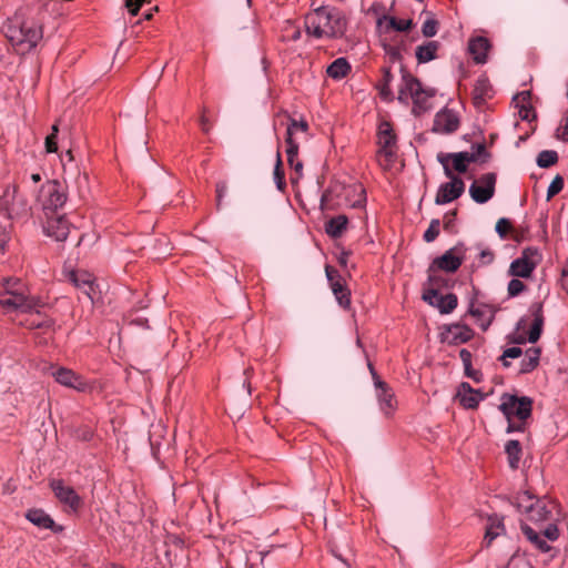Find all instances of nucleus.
I'll use <instances>...</instances> for the list:
<instances>
[{
	"label": "nucleus",
	"mask_w": 568,
	"mask_h": 568,
	"mask_svg": "<svg viewBox=\"0 0 568 568\" xmlns=\"http://www.w3.org/2000/svg\"><path fill=\"white\" fill-rule=\"evenodd\" d=\"M4 292L0 294V305L7 311L31 313L43 307L40 296L32 294L29 287L19 278H4Z\"/></svg>",
	"instance_id": "obj_1"
},
{
	"label": "nucleus",
	"mask_w": 568,
	"mask_h": 568,
	"mask_svg": "<svg viewBox=\"0 0 568 568\" xmlns=\"http://www.w3.org/2000/svg\"><path fill=\"white\" fill-rule=\"evenodd\" d=\"M346 24L345 17L336 9L318 8L305 18L308 36H343Z\"/></svg>",
	"instance_id": "obj_2"
},
{
	"label": "nucleus",
	"mask_w": 568,
	"mask_h": 568,
	"mask_svg": "<svg viewBox=\"0 0 568 568\" xmlns=\"http://www.w3.org/2000/svg\"><path fill=\"white\" fill-rule=\"evenodd\" d=\"M435 95V90L424 89L420 82L410 74L402 75V83L398 90V101L407 104L413 102V113L419 115L432 108L430 100Z\"/></svg>",
	"instance_id": "obj_3"
},
{
	"label": "nucleus",
	"mask_w": 568,
	"mask_h": 568,
	"mask_svg": "<svg viewBox=\"0 0 568 568\" xmlns=\"http://www.w3.org/2000/svg\"><path fill=\"white\" fill-rule=\"evenodd\" d=\"M531 321L523 317L518 321L516 329L511 335V341L516 344H525L526 342L536 343L544 327L542 305L534 303L529 308Z\"/></svg>",
	"instance_id": "obj_4"
},
{
	"label": "nucleus",
	"mask_w": 568,
	"mask_h": 568,
	"mask_svg": "<svg viewBox=\"0 0 568 568\" xmlns=\"http://www.w3.org/2000/svg\"><path fill=\"white\" fill-rule=\"evenodd\" d=\"M500 412L508 420V432L523 430L521 426L515 427L513 419L526 420L531 415L532 400L528 396L518 397L513 394H504L500 397Z\"/></svg>",
	"instance_id": "obj_5"
},
{
	"label": "nucleus",
	"mask_w": 568,
	"mask_h": 568,
	"mask_svg": "<svg viewBox=\"0 0 568 568\" xmlns=\"http://www.w3.org/2000/svg\"><path fill=\"white\" fill-rule=\"evenodd\" d=\"M67 199L68 195L65 187L55 180H47L43 182L36 196L37 203L45 214L49 212H55L58 209L62 207L65 204Z\"/></svg>",
	"instance_id": "obj_6"
},
{
	"label": "nucleus",
	"mask_w": 568,
	"mask_h": 568,
	"mask_svg": "<svg viewBox=\"0 0 568 568\" xmlns=\"http://www.w3.org/2000/svg\"><path fill=\"white\" fill-rule=\"evenodd\" d=\"M0 207L8 219L27 216L30 211L28 201L18 192L17 185H7L0 196Z\"/></svg>",
	"instance_id": "obj_7"
},
{
	"label": "nucleus",
	"mask_w": 568,
	"mask_h": 568,
	"mask_svg": "<svg viewBox=\"0 0 568 568\" xmlns=\"http://www.w3.org/2000/svg\"><path fill=\"white\" fill-rule=\"evenodd\" d=\"M378 163L382 168L388 169L394 163L396 156V135L388 122H382L378 126Z\"/></svg>",
	"instance_id": "obj_8"
},
{
	"label": "nucleus",
	"mask_w": 568,
	"mask_h": 568,
	"mask_svg": "<svg viewBox=\"0 0 568 568\" xmlns=\"http://www.w3.org/2000/svg\"><path fill=\"white\" fill-rule=\"evenodd\" d=\"M541 253L537 247H526L521 255L510 263L508 273L514 277L528 278L541 262Z\"/></svg>",
	"instance_id": "obj_9"
},
{
	"label": "nucleus",
	"mask_w": 568,
	"mask_h": 568,
	"mask_svg": "<svg viewBox=\"0 0 568 568\" xmlns=\"http://www.w3.org/2000/svg\"><path fill=\"white\" fill-rule=\"evenodd\" d=\"M437 161L443 165L446 178H453L456 176L454 171L465 173L469 163L476 161V155L474 152L467 151L456 153L440 152L437 154Z\"/></svg>",
	"instance_id": "obj_10"
},
{
	"label": "nucleus",
	"mask_w": 568,
	"mask_h": 568,
	"mask_svg": "<svg viewBox=\"0 0 568 568\" xmlns=\"http://www.w3.org/2000/svg\"><path fill=\"white\" fill-rule=\"evenodd\" d=\"M497 176L495 173H485L469 186V195L478 204L487 203L495 194Z\"/></svg>",
	"instance_id": "obj_11"
},
{
	"label": "nucleus",
	"mask_w": 568,
	"mask_h": 568,
	"mask_svg": "<svg viewBox=\"0 0 568 568\" xmlns=\"http://www.w3.org/2000/svg\"><path fill=\"white\" fill-rule=\"evenodd\" d=\"M55 498L64 506L68 511L77 513L82 506V499L78 493L62 479H52L50 481Z\"/></svg>",
	"instance_id": "obj_12"
},
{
	"label": "nucleus",
	"mask_w": 568,
	"mask_h": 568,
	"mask_svg": "<svg viewBox=\"0 0 568 568\" xmlns=\"http://www.w3.org/2000/svg\"><path fill=\"white\" fill-rule=\"evenodd\" d=\"M450 181L439 185L435 203L444 205L460 197L465 191V183L459 176L448 178Z\"/></svg>",
	"instance_id": "obj_13"
},
{
	"label": "nucleus",
	"mask_w": 568,
	"mask_h": 568,
	"mask_svg": "<svg viewBox=\"0 0 568 568\" xmlns=\"http://www.w3.org/2000/svg\"><path fill=\"white\" fill-rule=\"evenodd\" d=\"M464 261V247L457 245L446 251L442 256L434 260L433 265L438 270L453 273L456 272Z\"/></svg>",
	"instance_id": "obj_14"
},
{
	"label": "nucleus",
	"mask_w": 568,
	"mask_h": 568,
	"mask_svg": "<svg viewBox=\"0 0 568 568\" xmlns=\"http://www.w3.org/2000/svg\"><path fill=\"white\" fill-rule=\"evenodd\" d=\"M423 300L429 305L439 310L442 314L452 313L458 304L457 296L455 294L443 295L436 290H429L424 293Z\"/></svg>",
	"instance_id": "obj_15"
},
{
	"label": "nucleus",
	"mask_w": 568,
	"mask_h": 568,
	"mask_svg": "<svg viewBox=\"0 0 568 568\" xmlns=\"http://www.w3.org/2000/svg\"><path fill=\"white\" fill-rule=\"evenodd\" d=\"M53 377L60 385L78 392H87L91 388V385L82 376L65 367H60L53 372Z\"/></svg>",
	"instance_id": "obj_16"
},
{
	"label": "nucleus",
	"mask_w": 568,
	"mask_h": 568,
	"mask_svg": "<svg viewBox=\"0 0 568 568\" xmlns=\"http://www.w3.org/2000/svg\"><path fill=\"white\" fill-rule=\"evenodd\" d=\"M459 126L458 114L450 109H443L436 113L433 131L442 134H449L455 132Z\"/></svg>",
	"instance_id": "obj_17"
},
{
	"label": "nucleus",
	"mask_w": 568,
	"mask_h": 568,
	"mask_svg": "<svg viewBox=\"0 0 568 568\" xmlns=\"http://www.w3.org/2000/svg\"><path fill=\"white\" fill-rule=\"evenodd\" d=\"M44 233L58 242L65 241L70 232V223L63 215L48 217L44 224Z\"/></svg>",
	"instance_id": "obj_18"
},
{
	"label": "nucleus",
	"mask_w": 568,
	"mask_h": 568,
	"mask_svg": "<svg viewBox=\"0 0 568 568\" xmlns=\"http://www.w3.org/2000/svg\"><path fill=\"white\" fill-rule=\"evenodd\" d=\"M369 371L373 374V377L375 378V386L377 389V398L379 402L381 409L384 412L385 415H389L395 409V400H394V394L388 389L387 385L379 381L376 376V373L371 364H368Z\"/></svg>",
	"instance_id": "obj_19"
},
{
	"label": "nucleus",
	"mask_w": 568,
	"mask_h": 568,
	"mask_svg": "<svg viewBox=\"0 0 568 568\" xmlns=\"http://www.w3.org/2000/svg\"><path fill=\"white\" fill-rule=\"evenodd\" d=\"M410 19H397L392 16H383L377 19L376 27L379 33L405 32L412 28Z\"/></svg>",
	"instance_id": "obj_20"
},
{
	"label": "nucleus",
	"mask_w": 568,
	"mask_h": 568,
	"mask_svg": "<svg viewBox=\"0 0 568 568\" xmlns=\"http://www.w3.org/2000/svg\"><path fill=\"white\" fill-rule=\"evenodd\" d=\"M490 48L489 38H470L467 51L475 63L484 64L487 62Z\"/></svg>",
	"instance_id": "obj_21"
},
{
	"label": "nucleus",
	"mask_w": 568,
	"mask_h": 568,
	"mask_svg": "<svg viewBox=\"0 0 568 568\" xmlns=\"http://www.w3.org/2000/svg\"><path fill=\"white\" fill-rule=\"evenodd\" d=\"M473 337V331L466 325L454 324L447 327L444 341L449 344H463Z\"/></svg>",
	"instance_id": "obj_22"
},
{
	"label": "nucleus",
	"mask_w": 568,
	"mask_h": 568,
	"mask_svg": "<svg viewBox=\"0 0 568 568\" xmlns=\"http://www.w3.org/2000/svg\"><path fill=\"white\" fill-rule=\"evenodd\" d=\"M29 314L30 317L26 321V326L29 329H41L45 333L54 329V321L47 315H42L40 308L33 310Z\"/></svg>",
	"instance_id": "obj_23"
},
{
	"label": "nucleus",
	"mask_w": 568,
	"mask_h": 568,
	"mask_svg": "<svg viewBox=\"0 0 568 568\" xmlns=\"http://www.w3.org/2000/svg\"><path fill=\"white\" fill-rule=\"evenodd\" d=\"M458 397L460 404L465 408H475L478 406L479 402L483 400V395L470 387L468 383H462L458 389Z\"/></svg>",
	"instance_id": "obj_24"
},
{
	"label": "nucleus",
	"mask_w": 568,
	"mask_h": 568,
	"mask_svg": "<svg viewBox=\"0 0 568 568\" xmlns=\"http://www.w3.org/2000/svg\"><path fill=\"white\" fill-rule=\"evenodd\" d=\"M26 518L38 528L57 530L54 520L43 509H29L26 514ZM58 530H61V528Z\"/></svg>",
	"instance_id": "obj_25"
},
{
	"label": "nucleus",
	"mask_w": 568,
	"mask_h": 568,
	"mask_svg": "<svg viewBox=\"0 0 568 568\" xmlns=\"http://www.w3.org/2000/svg\"><path fill=\"white\" fill-rule=\"evenodd\" d=\"M541 351L539 347H529L526 349L520 361L519 373L527 374L532 372L539 364Z\"/></svg>",
	"instance_id": "obj_26"
},
{
	"label": "nucleus",
	"mask_w": 568,
	"mask_h": 568,
	"mask_svg": "<svg viewBox=\"0 0 568 568\" xmlns=\"http://www.w3.org/2000/svg\"><path fill=\"white\" fill-rule=\"evenodd\" d=\"M439 43L437 41H427L415 50V55L419 63H427L437 57Z\"/></svg>",
	"instance_id": "obj_27"
},
{
	"label": "nucleus",
	"mask_w": 568,
	"mask_h": 568,
	"mask_svg": "<svg viewBox=\"0 0 568 568\" xmlns=\"http://www.w3.org/2000/svg\"><path fill=\"white\" fill-rule=\"evenodd\" d=\"M394 77L390 72L389 68H383L382 78L378 80L376 84V89L379 92V95L385 101H392L394 99V93L390 88V83Z\"/></svg>",
	"instance_id": "obj_28"
},
{
	"label": "nucleus",
	"mask_w": 568,
	"mask_h": 568,
	"mask_svg": "<svg viewBox=\"0 0 568 568\" xmlns=\"http://www.w3.org/2000/svg\"><path fill=\"white\" fill-rule=\"evenodd\" d=\"M38 38H8L9 49L17 54L23 55L38 45Z\"/></svg>",
	"instance_id": "obj_29"
},
{
	"label": "nucleus",
	"mask_w": 568,
	"mask_h": 568,
	"mask_svg": "<svg viewBox=\"0 0 568 568\" xmlns=\"http://www.w3.org/2000/svg\"><path fill=\"white\" fill-rule=\"evenodd\" d=\"M520 528H521L524 536L531 544H534L538 550H540L541 552L550 551L551 547L549 546V544L529 525L523 524Z\"/></svg>",
	"instance_id": "obj_30"
},
{
	"label": "nucleus",
	"mask_w": 568,
	"mask_h": 568,
	"mask_svg": "<svg viewBox=\"0 0 568 568\" xmlns=\"http://www.w3.org/2000/svg\"><path fill=\"white\" fill-rule=\"evenodd\" d=\"M347 224L348 220L345 215H337L326 222L325 231L329 236L337 239L344 233Z\"/></svg>",
	"instance_id": "obj_31"
},
{
	"label": "nucleus",
	"mask_w": 568,
	"mask_h": 568,
	"mask_svg": "<svg viewBox=\"0 0 568 568\" xmlns=\"http://www.w3.org/2000/svg\"><path fill=\"white\" fill-rule=\"evenodd\" d=\"M528 519L535 523L548 520L551 510L548 509L544 500L537 499L534 506L526 511Z\"/></svg>",
	"instance_id": "obj_32"
},
{
	"label": "nucleus",
	"mask_w": 568,
	"mask_h": 568,
	"mask_svg": "<svg viewBox=\"0 0 568 568\" xmlns=\"http://www.w3.org/2000/svg\"><path fill=\"white\" fill-rule=\"evenodd\" d=\"M351 67L345 58H337L327 67V74L332 79H343L349 71Z\"/></svg>",
	"instance_id": "obj_33"
},
{
	"label": "nucleus",
	"mask_w": 568,
	"mask_h": 568,
	"mask_svg": "<svg viewBox=\"0 0 568 568\" xmlns=\"http://www.w3.org/2000/svg\"><path fill=\"white\" fill-rule=\"evenodd\" d=\"M469 313L478 320V324L483 329H487L493 320V313L486 305H479L475 307L470 306Z\"/></svg>",
	"instance_id": "obj_34"
},
{
	"label": "nucleus",
	"mask_w": 568,
	"mask_h": 568,
	"mask_svg": "<svg viewBox=\"0 0 568 568\" xmlns=\"http://www.w3.org/2000/svg\"><path fill=\"white\" fill-rule=\"evenodd\" d=\"M491 94L493 88L488 78L486 75L478 77L474 88V99L484 101L490 98Z\"/></svg>",
	"instance_id": "obj_35"
},
{
	"label": "nucleus",
	"mask_w": 568,
	"mask_h": 568,
	"mask_svg": "<svg viewBox=\"0 0 568 568\" xmlns=\"http://www.w3.org/2000/svg\"><path fill=\"white\" fill-rule=\"evenodd\" d=\"M505 452L508 456L509 466L513 469H516L518 467V463L520 460V444L518 440L511 439L508 440L505 445Z\"/></svg>",
	"instance_id": "obj_36"
},
{
	"label": "nucleus",
	"mask_w": 568,
	"mask_h": 568,
	"mask_svg": "<svg viewBox=\"0 0 568 568\" xmlns=\"http://www.w3.org/2000/svg\"><path fill=\"white\" fill-rule=\"evenodd\" d=\"M78 196L82 200L87 199L90 194L89 175L77 171L73 180Z\"/></svg>",
	"instance_id": "obj_37"
},
{
	"label": "nucleus",
	"mask_w": 568,
	"mask_h": 568,
	"mask_svg": "<svg viewBox=\"0 0 568 568\" xmlns=\"http://www.w3.org/2000/svg\"><path fill=\"white\" fill-rule=\"evenodd\" d=\"M333 294L338 302V304L347 308L351 305L349 291L343 286L339 280H336L335 283L331 285Z\"/></svg>",
	"instance_id": "obj_38"
},
{
	"label": "nucleus",
	"mask_w": 568,
	"mask_h": 568,
	"mask_svg": "<svg viewBox=\"0 0 568 568\" xmlns=\"http://www.w3.org/2000/svg\"><path fill=\"white\" fill-rule=\"evenodd\" d=\"M536 500L537 499L535 498V496L531 493H529L528 490H525V491L517 494V496L515 497L514 504L519 511L526 514V511L529 508H531V506H534Z\"/></svg>",
	"instance_id": "obj_39"
},
{
	"label": "nucleus",
	"mask_w": 568,
	"mask_h": 568,
	"mask_svg": "<svg viewBox=\"0 0 568 568\" xmlns=\"http://www.w3.org/2000/svg\"><path fill=\"white\" fill-rule=\"evenodd\" d=\"M489 521L490 524L486 528V534L484 538L487 546L490 545L491 541L504 531V525L499 519L490 518Z\"/></svg>",
	"instance_id": "obj_40"
},
{
	"label": "nucleus",
	"mask_w": 568,
	"mask_h": 568,
	"mask_svg": "<svg viewBox=\"0 0 568 568\" xmlns=\"http://www.w3.org/2000/svg\"><path fill=\"white\" fill-rule=\"evenodd\" d=\"M439 30V21L432 12H425V20L422 26L423 36H435Z\"/></svg>",
	"instance_id": "obj_41"
},
{
	"label": "nucleus",
	"mask_w": 568,
	"mask_h": 568,
	"mask_svg": "<svg viewBox=\"0 0 568 568\" xmlns=\"http://www.w3.org/2000/svg\"><path fill=\"white\" fill-rule=\"evenodd\" d=\"M558 161V154L552 150H544L539 152L537 156V165L539 168H549L556 164Z\"/></svg>",
	"instance_id": "obj_42"
},
{
	"label": "nucleus",
	"mask_w": 568,
	"mask_h": 568,
	"mask_svg": "<svg viewBox=\"0 0 568 568\" xmlns=\"http://www.w3.org/2000/svg\"><path fill=\"white\" fill-rule=\"evenodd\" d=\"M69 278L73 283V285L79 290L83 288L85 285L94 281L93 276L90 273L80 271L71 272Z\"/></svg>",
	"instance_id": "obj_43"
},
{
	"label": "nucleus",
	"mask_w": 568,
	"mask_h": 568,
	"mask_svg": "<svg viewBox=\"0 0 568 568\" xmlns=\"http://www.w3.org/2000/svg\"><path fill=\"white\" fill-rule=\"evenodd\" d=\"M286 154L290 165H294V159L297 158L298 144L293 140L292 129L286 130Z\"/></svg>",
	"instance_id": "obj_44"
},
{
	"label": "nucleus",
	"mask_w": 568,
	"mask_h": 568,
	"mask_svg": "<svg viewBox=\"0 0 568 568\" xmlns=\"http://www.w3.org/2000/svg\"><path fill=\"white\" fill-rule=\"evenodd\" d=\"M395 39L396 38H384L382 41V45L384 47L385 52L390 57V59L399 60L402 59V50L397 44L392 43L393 40Z\"/></svg>",
	"instance_id": "obj_45"
},
{
	"label": "nucleus",
	"mask_w": 568,
	"mask_h": 568,
	"mask_svg": "<svg viewBox=\"0 0 568 568\" xmlns=\"http://www.w3.org/2000/svg\"><path fill=\"white\" fill-rule=\"evenodd\" d=\"M459 357L465 366V372H466V375L475 381H479V377L477 376V372H471L470 371V366H471V353L466 349V348H463L460 349L459 352Z\"/></svg>",
	"instance_id": "obj_46"
},
{
	"label": "nucleus",
	"mask_w": 568,
	"mask_h": 568,
	"mask_svg": "<svg viewBox=\"0 0 568 568\" xmlns=\"http://www.w3.org/2000/svg\"><path fill=\"white\" fill-rule=\"evenodd\" d=\"M351 191L356 195V199L349 203L352 207H362L366 203L365 189L361 184L352 186Z\"/></svg>",
	"instance_id": "obj_47"
},
{
	"label": "nucleus",
	"mask_w": 568,
	"mask_h": 568,
	"mask_svg": "<svg viewBox=\"0 0 568 568\" xmlns=\"http://www.w3.org/2000/svg\"><path fill=\"white\" fill-rule=\"evenodd\" d=\"M440 222L437 219L430 221L428 229L425 231L423 239L425 242L430 243L436 240L439 234Z\"/></svg>",
	"instance_id": "obj_48"
},
{
	"label": "nucleus",
	"mask_w": 568,
	"mask_h": 568,
	"mask_svg": "<svg viewBox=\"0 0 568 568\" xmlns=\"http://www.w3.org/2000/svg\"><path fill=\"white\" fill-rule=\"evenodd\" d=\"M281 165H282L281 158H280V154L277 153V162H276V165L274 168V181H275L276 187L280 191H284V189H285V180H284V172H283Z\"/></svg>",
	"instance_id": "obj_49"
},
{
	"label": "nucleus",
	"mask_w": 568,
	"mask_h": 568,
	"mask_svg": "<svg viewBox=\"0 0 568 568\" xmlns=\"http://www.w3.org/2000/svg\"><path fill=\"white\" fill-rule=\"evenodd\" d=\"M526 290V285L518 278H513L508 283V295L510 297L518 296L520 293H523Z\"/></svg>",
	"instance_id": "obj_50"
},
{
	"label": "nucleus",
	"mask_w": 568,
	"mask_h": 568,
	"mask_svg": "<svg viewBox=\"0 0 568 568\" xmlns=\"http://www.w3.org/2000/svg\"><path fill=\"white\" fill-rule=\"evenodd\" d=\"M564 187V180L560 175H557L548 186L547 196L548 199L558 194Z\"/></svg>",
	"instance_id": "obj_51"
},
{
	"label": "nucleus",
	"mask_w": 568,
	"mask_h": 568,
	"mask_svg": "<svg viewBox=\"0 0 568 568\" xmlns=\"http://www.w3.org/2000/svg\"><path fill=\"white\" fill-rule=\"evenodd\" d=\"M57 133H58V125H52V133L47 136L45 139V149L48 153L55 152L58 150L57 144Z\"/></svg>",
	"instance_id": "obj_52"
},
{
	"label": "nucleus",
	"mask_w": 568,
	"mask_h": 568,
	"mask_svg": "<svg viewBox=\"0 0 568 568\" xmlns=\"http://www.w3.org/2000/svg\"><path fill=\"white\" fill-rule=\"evenodd\" d=\"M21 32L23 33V36H37V34H43L44 32V28L43 26L39 24V26H29L27 22L22 23L21 26Z\"/></svg>",
	"instance_id": "obj_53"
},
{
	"label": "nucleus",
	"mask_w": 568,
	"mask_h": 568,
	"mask_svg": "<svg viewBox=\"0 0 568 568\" xmlns=\"http://www.w3.org/2000/svg\"><path fill=\"white\" fill-rule=\"evenodd\" d=\"M557 138L564 142H568V112L564 115L557 129Z\"/></svg>",
	"instance_id": "obj_54"
},
{
	"label": "nucleus",
	"mask_w": 568,
	"mask_h": 568,
	"mask_svg": "<svg viewBox=\"0 0 568 568\" xmlns=\"http://www.w3.org/2000/svg\"><path fill=\"white\" fill-rule=\"evenodd\" d=\"M510 222L508 219L506 217H501L498 220L497 224H496V232L498 233V235L501 237V239H505L509 229H510Z\"/></svg>",
	"instance_id": "obj_55"
},
{
	"label": "nucleus",
	"mask_w": 568,
	"mask_h": 568,
	"mask_svg": "<svg viewBox=\"0 0 568 568\" xmlns=\"http://www.w3.org/2000/svg\"><path fill=\"white\" fill-rule=\"evenodd\" d=\"M80 291L90 300L92 304L98 298L97 285L94 281L85 285L83 288H80Z\"/></svg>",
	"instance_id": "obj_56"
},
{
	"label": "nucleus",
	"mask_w": 568,
	"mask_h": 568,
	"mask_svg": "<svg viewBox=\"0 0 568 568\" xmlns=\"http://www.w3.org/2000/svg\"><path fill=\"white\" fill-rule=\"evenodd\" d=\"M542 536L550 541H556L559 538V529L556 524H549L542 531Z\"/></svg>",
	"instance_id": "obj_57"
},
{
	"label": "nucleus",
	"mask_w": 568,
	"mask_h": 568,
	"mask_svg": "<svg viewBox=\"0 0 568 568\" xmlns=\"http://www.w3.org/2000/svg\"><path fill=\"white\" fill-rule=\"evenodd\" d=\"M517 108H518V114L521 120L529 121L535 118V113H534L531 105L519 104V106H517Z\"/></svg>",
	"instance_id": "obj_58"
},
{
	"label": "nucleus",
	"mask_w": 568,
	"mask_h": 568,
	"mask_svg": "<svg viewBox=\"0 0 568 568\" xmlns=\"http://www.w3.org/2000/svg\"><path fill=\"white\" fill-rule=\"evenodd\" d=\"M149 2V0H125V7L128 8L130 14L132 17L136 16L140 7L144 3Z\"/></svg>",
	"instance_id": "obj_59"
},
{
	"label": "nucleus",
	"mask_w": 568,
	"mask_h": 568,
	"mask_svg": "<svg viewBox=\"0 0 568 568\" xmlns=\"http://www.w3.org/2000/svg\"><path fill=\"white\" fill-rule=\"evenodd\" d=\"M61 161H62V164H63V170H64V174H65V181H68V179L71 178V174L69 172V164H72V162H73L72 152L70 150H68L61 156Z\"/></svg>",
	"instance_id": "obj_60"
},
{
	"label": "nucleus",
	"mask_w": 568,
	"mask_h": 568,
	"mask_svg": "<svg viewBox=\"0 0 568 568\" xmlns=\"http://www.w3.org/2000/svg\"><path fill=\"white\" fill-rule=\"evenodd\" d=\"M10 240V232L8 226L0 224V251H4L7 243Z\"/></svg>",
	"instance_id": "obj_61"
},
{
	"label": "nucleus",
	"mask_w": 568,
	"mask_h": 568,
	"mask_svg": "<svg viewBox=\"0 0 568 568\" xmlns=\"http://www.w3.org/2000/svg\"><path fill=\"white\" fill-rule=\"evenodd\" d=\"M530 91H523V92H519L518 94H516L514 97V102L516 104V106H519V104H527V105H530Z\"/></svg>",
	"instance_id": "obj_62"
},
{
	"label": "nucleus",
	"mask_w": 568,
	"mask_h": 568,
	"mask_svg": "<svg viewBox=\"0 0 568 568\" xmlns=\"http://www.w3.org/2000/svg\"><path fill=\"white\" fill-rule=\"evenodd\" d=\"M227 192V185L225 182L221 181L216 184V201H217V207L221 206L222 200L225 196Z\"/></svg>",
	"instance_id": "obj_63"
},
{
	"label": "nucleus",
	"mask_w": 568,
	"mask_h": 568,
	"mask_svg": "<svg viewBox=\"0 0 568 568\" xmlns=\"http://www.w3.org/2000/svg\"><path fill=\"white\" fill-rule=\"evenodd\" d=\"M561 286L564 291L568 294V258L561 271Z\"/></svg>",
	"instance_id": "obj_64"
}]
</instances>
